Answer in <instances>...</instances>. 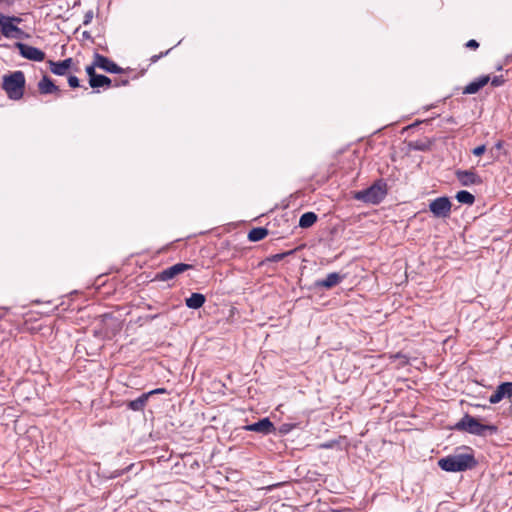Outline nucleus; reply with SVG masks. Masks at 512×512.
<instances>
[{
	"label": "nucleus",
	"instance_id": "obj_1",
	"mask_svg": "<svg viewBox=\"0 0 512 512\" xmlns=\"http://www.w3.org/2000/svg\"><path fill=\"white\" fill-rule=\"evenodd\" d=\"M477 461L473 454L458 453L439 459L438 466L446 472H462L472 469Z\"/></svg>",
	"mask_w": 512,
	"mask_h": 512
},
{
	"label": "nucleus",
	"instance_id": "obj_2",
	"mask_svg": "<svg viewBox=\"0 0 512 512\" xmlns=\"http://www.w3.org/2000/svg\"><path fill=\"white\" fill-rule=\"evenodd\" d=\"M457 431H464L476 436L493 435L498 432V428L493 424H482L477 418L465 414L454 426Z\"/></svg>",
	"mask_w": 512,
	"mask_h": 512
},
{
	"label": "nucleus",
	"instance_id": "obj_3",
	"mask_svg": "<svg viewBox=\"0 0 512 512\" xmlns=\"http://www.w3.org/2000/svg\"><path fill=\"white\" fill-rule=\"evenodd\" d=\"M25 75L22 71H14L3 77L2 88L11 100H20L24 94Z\"/></svg>",
	"mask_w": 512,
	"mask_h": 512
},
{
	"label": "nucleus",
	"instance_id": "obj_4",
	"mask_svg": "<svg viewBox=\"0 0 512 512\" xmlns=\"http://www.w3.org/2000/svg\"><path fill=\"white\" fill-rule=\"evenodd\" d=\"M386 195L387 184L383 180H378L370 187L357 191L354 194V199L367 204L377 205L384 200Z\"/></svg>",
	"mask_w": 512,
	"mask_h": 512
},
{
	"label": "nucleus",
	"instance_id": "obj_5",
	"mask_svg": "<svg viewBox=\"0 0 512 512\" xmlns=\"http://www.w3.org/2000/svg\"><path fill=\"white\" fill-rule=\"evenodd\" d=\"M429 209L437 218H446L451 212V202L448 197H438L429 204Z\"/></svg>",
	"mask_w": 512,
	"mask_h": 512
},
{
	"label": "nucleus",
	"instance_id": "obj_6",
	"mask_svg": "<svg viewBox=\"0 0 512 512\" xmlns=\"http://www.w3.org/2000/svg\"><path fill=\"white\" fill-rule=\"evenodd\" d=\"M15 47L18 49L19 54L28 60L41 62L45 59V53L39 48L30 46L22 42H16Z\"/></svg>",
	"mask_w": 512,
	"mask_h": 512
},
{
	"label": "nucleus",
	"instance_id": "obj_7",
	"mask_svg": "<svg viewBox=\"0 0 512 512\" xmlns=\"http://www.w3.org/2000/svg\"><path fill=\"white\" fill-rule=\"evenodd\" d=\"M245 431L256 432L261 435H270L276 432L273 422L268 418H262L259 421L247 424L243 427Z\"/></svg>",
	"mask_w": 512,
	"mask_h": 512
},
{
	"label": "nucleus",
	"instance_id": "obj_8",
	"mask_svg": "<svg viewBox=\"0 0 512 512\" xmlns=\"http://www.w3.org/2000/svg\"><path fill=\"white\" fill-rule=\"evenodd\" d=\"M192 269V265L186 263H176L170 267L165 268L156 275V279L160 281H168L177 275Z\"/></svg>",
	"mask_w": 512,
	"mask_h": 512
},
{
	"label": "nucleus",
	"instance_id": "obj_9",
	"mask_svg": "<svg viewBox=\"0 0 512 512\" xmlns=\"http://www.w3.org/2000/svg\"><path fill=\"white\" fill-rule=\"evenodd\" d=\"M455 175L462 186L480 185L483 182L482 178L472 170H457Z\"/></svg>",
	"mask_w": 512,
	"mask_h": 512
},
{
	"label": "nucleus",
	"instance_id": "obj_10",
	"mask_svg": "<svg viewBox=\"0 0 512 512\" xmlns=\"http://www.w3.org/2000/svg\"><path fill=\"white\" fill-rule=\"evenodd\" d=\"M512 397V382H503L497 386L495 392L489 397L491 404H497L505 398Z\"/></svg>",
	"mask_w": 512,
	"mask_h": 512
},
{
	"label": "nucleus",
	"instance_id": "obj_11",
	"mask_svg": "<svg viewBox=\"0 0 512 512\" xmlns=\"http://www.w3.org/2000/svg\"><path fill=\"white\" fill-rule=\"evenodd\" d=\"M95 65L108 73L119 74L123 72V69L115 62L99 53H95Z\"/></svg>",
	"mask_w": 512,
	"mask_h": 512
},
{
	"label": "nucleus",
	"instance_id": "obj_12",
	"mask_svg": "<svg viewBox=\"0 0 512 512\" xmlns=\"http://www.w3.org/2000/svg\"><path fill=\"white\" fill-rule=\"evenodd\" d=\"M1 33L5 38L23 39L27 35L15 24H10L0 20Z\"/></svg>",
	"mask_w": 512,
	"mask_h": 512
},
{
	"label": "nucleus",
	"instance_id": "obj_13",
	"mask_svg": "<svg viewBox=\"0 0 512 512\" xmlns=\"http://www.w3.org/2000/svg\"><path fill=\"white\" fill-rule=\"evenodd\" d=\"M344 276L338 272L329 273L325 279H318L314 282L315 288L331 289L332 287L340 284Z\"/></svg>",
	"mask_w": 512,
	"mask_h": 512
},
{
	"label": "nucleus",
	"instance_id": "obj_14",
	"mask_svg": "<svg viewBox=\"0 0 512 512\" xmlns=\"http://www.w3.org/2000/svg\"><path fill=\"white\" fill-rule=\"evenodd\" d=\"M73 64L72 58H66L62 61H53L49 60L48 65L50 68V71L58 76H64L67 74L68 70L71 68Z\"/></svg>",
	"mask_w": 512,
	"mask_h": 512
},
{
	"label": "nucleus",
	"instance_id": "obj_15",
	"mask_svg": "<svg viewBox=\"0 0 512 512\" xmlns=\"http://www.w3.org/2000/svg\"><path fill=\"white\" fill-rule=\"evenodd\" d=\"M490 81V77L488 75L480 76L479 78L473 80L463 89V94H475L481 88H483Z\"/></svg>",
	"mask_w": 512,
	"mask_h": 512
},
{
	"label": "nucleus",
	"instance_id": "obj_16",
	"mask_svg": "<svg viewBox=\"0 0 512 512\" xmlns=\"http://www.w3.org/2000/svg\"><path fill=\"white\" fill-rule=\"evenodd\" d=\"M39 92L43 95L53 94L60 92L59 87L46 75L38 82Z\"/></svg>",
	"mask_w": 512,
	"mask_h": 512
},
{
	"label": "nucleus",
	"instance_id": "obj_17",
	"mask_svg": "<svg viewBox=\"0 0 512 512\" xmlns=\"http://www.w3.org/2000/svg\"><path fill=\"white\" fill-rule=\"evenodd\" d=\"M206 301L205 295L194 292L188 298L185 299V304L190 309L201 308Z\"/></svg>",
	"mask_w": 512,
	"mask_h": 512
},
{
	"label": "nucleus",
	"instance_id": "obj_18",
	"mask_svg": "<svg viewBox=\"0 0 512 512\" xmlns=\"http://www.w3.org/2000/svg\"><path fill=\"white\" fill-rule=\"evenodd\" d=\"M89 85L92 88L110 87L111 79L105 75L97 74L96 76H92L91 79H89Z\"/></svg>",
	"mask_w": 512,
	"mask_h": 512
},
{
	"label": "nucleus",
	"instance_id": "obj_19",
	"mask_svg": "<svg viewBox=\"0 0 512 512\" xmlns=\"http://www.w3.org/2000/svg\"><path fill=\"white\" fill-rule=\"evenodd\" d=\"M318 217L314 212H306L301 215L299 219V226L301 228H309L314 225Z\"/></svg>",
	"mask_w": 512,
	"mask_h": 512
},
{
	"label": "nucleus",
	"instance_id": "obj_20",
	"mask_svg": "<svg viewBox=\"0 0 512 512\" xmlns=\"http://www.w3.org/2000/svg\"><path fill=\"white\" fill-rule=\"evenodd\" d=\"M268 235V230L264 227H256L249 231L248 239L251 242H258Z\"/></svg>",
	"mask_w": 512,
	"mask_h": 512
},
{
	"label": "nucleus",
	"instance_id": "obj_21",
	"mask_svg": "<svg viewBox=\"0 0 512 512\" xmlns=\"http://www.w3.org/2000/svg\"><path fill=\"white\" fill-rule=\"evenodd\" d=\"M148 398H149V394H147V393L142 394L141 396H139L135 400H132V401H130L128 403L129 409H131L133 411H141V410H143V408L146 405V402H147Z\"/></svg>",
	"mask_w": 512,
	"mask_h": 512
},
{
	"label": "nucleus",
	"instance_id": "obj_22",
	"mask_svg": "<svg viewBox=\"0 0 512 512\" xmlns=\"http://www.w3.org/2000/svg\"><path fill=\"white\" fill-rule=\"evenodd\" d=\"M455 198L462 204L472 205L475 202L474 195L467 190L458 191Z\"/></svg>",
	"mask_w": 512,
	"mask_h": 512
},
{
	"label": "nucleus",
	"instance_id": "obj_23",
	"mask_svg": "<svg viewBox=\"0 0 512 512\" xmlns=\"http://www.w3.org/2000/svg\"><path fill=\"white\" fill-rule=\"evenodd\" d=\"M294 251L295 250H290V251H287V252L277 253V254L271 255L268 258V260L271 261V262H279V261L283 260L286 256L293 254Z\"/></svg>",
	"mask_w": 512,
	"mask_h": 512
},
{
	"label": "nucleus",
	"instance_id": "obj_24",
	"mask_svg": "<svg viewBox=\"0 0 512 512\" xmlns=\"http://www.w3.org/2000/svg\"><path fill=\"white\" fill-rule=\"evenodd\" d=\"M0 20L1 21H4V22H7V23H10V24H19L22 19L19 18V17H16V16H5L3 14L0 13Z\"/></svg>",
	"mask_w": 512,
	"mask_h": 512
},
{
	"label": "nucleus",
	"instance_id": "obj_25",
	"mask_svg": "<svg viewBox=\"0 0 512 512\" xmlns=\"http://www.w3.org/2000/svg\"><path fill=\"white\" fill-rule=\"evenodd\" d=\"M133 466H134V464H130L124 469H117V470L113 471L112 474L110 475V478H117V477L124 475L125 473L130 471Z\"/></svg>",
	"mask_w": 512,
	"mask_h": 512
},
{
	"label": "nucleus",
	"instance_id": "obj_26",
	"mask_svg": "<svg viewBox=\"0 0 512 512\" xmlns=\"http://www.w3.org/2000/svg\"><path fill=\"white\" fill-rule=\"evenodd\" d=\"M296 428V424H293V423H284L280 426L279 428V432L281 434H288L290 433L293 429Z\"/></svg>",
	"mask_w": 512,
	"mask_h": 512
},
{
	"label": "nucleus",
	"instance_id": "obj_27",
	"mask_svg": "<svg viewBox=\"0 0 512 512\" xmlns=\"http://www.w3.org/2000/svg\"><path fill=\"white\" fill-rule=\"evenodd\" d=\"M93 17H94L93 10H88L84 15L83 25H85V26L89 25L92 22Z\"/></svg>",
	"mask_w": 512,
	"mask_h": 512
},
{
	"label": "nucleus",
	"instance_id": "obj_28",
	"mask_svg": "<svg viewBox=\"0 0 512 512\" xmlns=\"http://www.w3.org/2000/svg\"><path fill=\"white\" fill-rule=\"evenodd\" d=\"M68 84L71 88H77L80 86V82H79V79L78 77L74 76V75H70L68 77Z\"/></svg>",
	"mask_w": 512,
	"mask_h": 512
},
{
	"label": "nucleus",
	"instance_id": "obj_29",
	"mask_svg": "<svg viewBox=\"0 0 512 512\" xmlns=\"http://www.w3.org/2000/svg\"><path fill=\"white\" fill-rule=\"evenodd\" d=\"M504 83V78L502 75L500 76H494L492 79H491V84L492 86L494 87H499L501 85H503Z\"/></svg>",
	"mask_w": 512,
	"mask_h": 512
},
{
	"label": "nucleus",
	"instance_id": "obj_30",
	"mask_svg": "<svg viewBox=\"0 0 512 512\" xmlns=\"http://www.w3.org/2000/svg\"><path fill=\"white\" fill-rule=\"evenodd\" d=\"M95 67H97V65H95V60L93 61V63L89 66L86 67V73L87 75L89 76V79H91L92 76H96V72H95Z\"/></svg>",
	"mask_w": 512,
	"mask_h": 512
},
{
	"label": "nucleus",
	"instance_id": "obj_31",
	"mask_svg": "<svg viewBox=\"0 0 512 512\" xmlns=\"http://www.w3.org/2000/svg\"><path fill=\"white\" fill-rule=\"evenodd\" d=\"M338 442L336 440H331V441H327V442H324V443H321L319 445V448L321 449H332L336 446Z\"/></svg>",
	"mask_w": 512,
	"mask_h": 512
},
{
	"label": "nucleus",
	"instance_id": "obj_32",
	"mask_svg": "<svg viewBox=\"0 0 512 512\" xmlns=\"http://www.w3.org/2000/svg\"><path fill=\"white\" fill-rule=\"evenodd\" d=\"M485 151H486V146L484 144H482L480 146L475 147L472 150V153L475 156H481V155H483L485 153Z\"/></svg>",
	"mask_w": 512,
	"mask_h": 512
},
{
	"label": "nucleus",
	"instance_id": "obj_33",
	"mask_svg": "<svg viewBox=\"0 0 512 512\" xmlns=\"http://www.w3.org/2000/svg\"><path fill=\"white\" fill-rule=\"evenodd\" d=\"M465 46L467 48L477 49L479 47V43L476 40L471 39L465 44Z\"/></svg>",
	"mask_w": 512,
	"mask_h": 512
},
{
	"label": "nucleus",
	"instance_id": "obj_34",
	"mask_svg": "<svg viewBox=\"0 0 512 512\" xmlns=\"http://www.w3.org/2000/svg\"><path fill=\"white\" fill-rule=\"evenodd\" d=\"M413 148L415 150H419V151H425L427 149V145L424 144V143H416Z\"/></svg>",
	"mask_w": 512,
	"mask_h": 512
},
{
	"label": "nucleus",
	"instance_id": "obj_35",
	"mask_svg": "<svg viewBox=\"0 0 512 512\" xmlns=\"http://www.w3.org/2000/svg\"><path fill=\"white\" fill-rule=\"evenodd\" d=\"M165 392H166V390L164 388H157V389H154V390L148 392L147 394H149V396H150L151 394H159V393H165Z\"/></svg>",
	"mask_w": 512,
	"mask_h": 512
},
{
	"label": "nucleus",
	"instance_id": "obj_36",
	"mask_svg": "<svg viewBox=\"0 0 512 512\" xmlns=\"http://www.w3.org/2000/svg\"><path fill=\"white\" fill-rule=\"evenodd\" d=\"M505 62H506V63H511V62H512V53H511V54L506 55V57H505Z\"/></svg>",
	"mask_w": 512,
	"mask_h": 512
},
{
	"label": "nucleus",
	"instance_id": "obj_37",
	"mask_svg": "<svg viewBox=\"0 0 512 512\" xmlns=\"http://www.w3.org/2000/svg\"><path fill=\"white\" fill-rule=\"evenodd\" d=\"M82 36H83L84 38H86V39H91V35H90V33H89L88 31H84V32H83V34H82Z\"/></svg>",
	"mask_w": 512,
	"mask_h": 512
},
{
	"label": "nucleus",
	"instance_id": "obj_38",
	"mask_svg": "<svg viewBox=\"0 0 512 512\" xmlns=\"http://www.w3.org/2000/svg\"><path fill=\"white\" fill-rule=\"evenodd\" d=\"M162 55H163V54H160V55H154V56L151 58V60H152L153 62H155V61H157L160 57H162Z\"/></svg>",
	"mask_w": 512,
	"mask_h": 512
},
{
	"label": "nucleus",
	"instance_id": "obj_39",
	"mask_svg": "<svg viewBox=\"0 0 512 512\" xmlns=\"http://www.w3.org/2000/svg\"><path fill=\"white\" fill-rule=\"evenodd\" d=\"M495 147H496L497 149H501V148H502V142H501V141L497 142V143L495 144Z\"/></svg>",
	"mask_w": 512,
	"mask_h": 512
},
{
	"label": "nucleus",
	"instance_id": "obj_40",
	"mask_svg": "<svg viewBox=\"0 0 512 512\" xmlns=\"http://www.w3.org/2000/svg\"><path fill=\"white\" fill-rule=\"evenodd\" d=\"M127 84H128V80H127V79H126V80H123V81L121 82V85H127Z\"/></svg>",
	"mask_w": 512,
	"mask_h": 512
}]
</instances>
